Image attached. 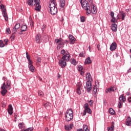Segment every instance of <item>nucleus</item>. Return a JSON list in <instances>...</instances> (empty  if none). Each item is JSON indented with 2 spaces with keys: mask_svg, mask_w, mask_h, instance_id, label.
Instances as JSON below:
<instances>
[{
  "mask_svg": "<svg viewBox=\"0 0 131 131\" xmlns=\"http://www.w3.org/2000/svg\"><path fill=\"white\" fill-rule=\"evenodd\" d=\"M80 3H81V6L82 7L84 10H86V15H90L91 13H93V14H96L97 13V7L95 6L94 5H92L89 6L88 1L83 0H80Z\"/></svg>",
  "mask_w": 131,
  "mask_h": 131,
  "instance_id": "f257e3e1",
  "label": "nucleus"
},
{
  "mask_svg": "<svg viewBox=\"0 0 131 131\" xmlns=\"http://www.w3.org/2000/svg\"><path fill=\"white\" fill-rule=\"evenodd\" d=\"M60 54L62 55L61 60L59 61V65L61 66V68H64L66 67V62L69 61V58L70 57V54L68 51H66L64 50L61 51Z\"/></svg>",
  "mask_w": 131,
  "mask_h": 131,
  "instance_id": "f03ea898",
  "label": "nucleus"
},
{
  "mask_svg": "<svg viewBox=\"0 0 131 131\" xmlns=\"http://www.w3.org/2000/svg\"><path fill=\"white\" fill-rule=\"evenodd\" d=\"M28 5L29 6H35V5H36L35 8V11H37V12H40V9H41L40 0H28Z\"/></svg>",
  "mask_w": 131,
  "mask_h": 131,
  "instance_id": "7ed1b4c3",
  "label": "nucleus"
},
{
  "mask_svg": "<svg viewBox=\"0 0 131 131\" xmlns=\"http://www.w3.org/2000/svg\"><path fill=\"white\" fill-rule=\"evenodd\" d=\"M49 5L51 14L52 15H56L58 12V9L57 8V3L56 0H50Z\"/></svg>",
  "mask_w": 131,
  "mask_h": 131,
  "instance_id": "20e7f679",
  "label": "nucleus"
},
{
  "mask_svg": "<svg viewBox=\"0 0 131 131\" xmlns=\"http://www.w3.org/2000/svg\"><path fill=\"white\" fill-rule=\"evenodd\" d=\"M65 117L67 121H70L73 119V111H72V109L70 108L67 111Z\"/></svg>",
  "mask_w": 131,
  "mask_h": 131,
  "instance_id": "39448f33",
  "label": "nucleus"
},
{
  "mask_svg": "<svg viewBox=\"0 0 131 131\" xmlns=\"http://www.w3.org/2000/svg\"><path fill=\"white\" fill-rule=\"evenodd\" d=\"M0 9L2 10V14L5 21L9 20V16L7 13V9H6V6L3 4L0 5Z\"/></svg>",
  "mask_w": 131,
  "mask_h": 131,
  "instance_id": "423d86ee",
  "label": "nucleus"
},
{
  "mask_svg": "<svg viewBox=\"0 0 131 131\" xmlns=\"http://www.w3.org/2000/svg\"><path fill=\"white\" fill-rule=\"evenodd\" d=\"M6 89H8V90H11V81L7 80L6 82L3 83L2 86H1V90H6Z\"/></svg>",
  "mask_w": 131,
  "mask_h": 131,
  "instance_id": "0eeeda50",
  "label": "nucleus"
},
{
  "mask_svg": "<svg viewBox=\"0 0 131 131\" xmlns=\"http://www.w3.org/2000/svg\"><path fill=\"white\" fill-rule=\"evenodd\" d=\"M55 41L57 45V49L63 48L64 46V42H63V39H62V38L56 39Z\"/></svg>",
  "mask_w": 131,
  "mask_h": 131,
  "instance_id": "6e6552de",
  "label": "nucleus"
},
{
  "mask_svg": "<svg viewBox=\"0 0 131 131\" xmlns=\"http://www.w3.org/2000/svg\"><path fill=\"white\" fill-rule=\"evenodd\" d=\"M86 90L88 93L91 92V90H92L93 88V85H92V82L90 80L88 81L86 83Z\"/></svg>",
  "mask_w": 131,
  "mask_h": 131,
  "instance_id": "1a4fd4ad",
  "label": "nucleus"
},
{
  "mask_svg": "<svg viewBox=\"0 0 131 131\" xmlns=\"http://www.w3.org/2000/svg\"><path fill=\"white\" fill-rule=\"evenodd\" d=\"M81 83H78L77 84V90L76 93L78 95H81Z\"/></svg>",
  "mask_w": 131,
  "mask_h": 131,
  "instance_id": "9d476101",
  "label": "nucleus"
},
{
  "mask_svg": "<svg viewBox=\"0 0 131 131\" xmlns=\"http://www.w3.org/2000/svg\"><path fill=\"white\" fill-rule=\"evenodd\" d=\"M126 14L125 13L121 12L120 14H118L117 16V20H120V19H122V20H124V18H125Z\"/></svg>",
  "mask_w": 131,
  "mask_h": 131,
  "instance_id": "9b49d317",
  "label": "nucleus"
},
{
  "mask_svg": "<svg viewBox=\"0 0 131 131\" xmlns=\"http://www.w3.org/2000/svg\"><path fill=\"white\" fill-rule=\"evenodd\" d=\"M83 107L85 111H86L87 113H89V114H92V110L90 109V107H89V104L85 103Z\"/></svg>",
  "mask_w": 131,
  "mask_h": 131,
  "instance_id": "f8f14e48",
  "label": "nucleus"
},
{
  "mask_svg": "<svg viewBox=\"0 0 131 131\" xmlns=\"http://www.w3.org/2000/svg\"><path fill=\"white\" fill-rule=\"evenodd\" d=\"M117 48V43L115 42H113L110 46V50L112 51H115Z\"/></svg>",
  "mask_w": 131,
  "mask_h": 131,
  "instance_id": "ddd939ff",
  "label": "nucleus"
},
{
  "mask_svg": "<svg viewBox=\"0 0 131 131\" xmlns=\"http://www.w3.org/2000/svg\"><path fill=\"white\" fill-rule=\"evenodd\" d=\"M20 28V24H16L12 30V33H16L17 30Z\"/></svg>",
  "mask_w": 131,
  "mask_h": 131,
  "instance_id": "4468645a",
  "label": "nucleus"
},
{
  "mask_svg": "<svg viewBox=\"0 0 131 131\" xmlns=\"http://www.w3.org/2000/svg\"><path fill=\"white\" fill-rule=\"evenodd\" d=\"M69 38L70 40V43H71V45L74 43L75 41V38H74V37H73L72 35H70L69 36Z\"/></svg>",
  "mask_w": 131,
  "mask_h": 131,
  "instance_id": "2eb2a0df",
  "label": "nucleus"
},
{
  "mask_svg": "<svg viewBox=\"0 0 131 131\" xmlns=\"http://www.w3.org/2000/svg\"><path fill=\"white\" fill-rule=\"evenodd\" d=\"M27 30V26L25 25H23L21 27V31L19 33V34H23L22 32L26 31Z\"/></svg>",
  "mask_w": 131,
  "mask_h": 131,
  "instance_id": "dca6fc26",
  "label": "nucleus"
},
{
  "mask_svg": "<svg viewBox=\"0 0 131 131\" xmlns=\"http://www.w3.org/2000/svg\"><path fill=\"white\" fill-rule=\"evenodd\" d=\"M112 30L114 32L117 30V25L115 24V22H113V24L112 25Z\"/></svg>",
  "mask_w": 131,
  "mask_h": 131,
  "instance_id": "f3484780",
  "label": "nucleus"
},
{
  "mask_svg": "<svg viewBox=\"0 0 131 131\" xmlns=\"http://www.w3.org/2000/svg\"><path fill=\"white\" fill-rule=\"evenodd\" d=\"M8 112L10 115L13 114V106H12V105L11 104L8 106Z\"/></svg>",
  "mask_w": 131,
  "mask_h": 131,
  "instance_id": "a211bd4d",
  "label": "nucleus"
},
{
  "mask_svg": "<svg viewBox=\"0 0 131 131\" xmlns=\"http://www.w3.org/2000/svg\"><path fill=\"white\" fill-rule=\"evenodd\" d=\"M72 127H73V125L72 124L67 125L64 126L66 130H70V129H72Z\"/></svg>",
  "mask_w": 131,
  "mask_h": 131,
  "instance_id": "6ab92c4d",
  "label": "nucleus"
},
{
  "mask_svg": "<svg viewBox=\"0 0 131 131\" xmlns=\"http://www.w3.org/2000/svg\"><path fill=\"white\" fill-rule=\"evenodd\" d=\"M126 124L128 126H130V125H131V119H130V117H127V118L126 119Z\"/></svg>",
  "mask_w": 131,
  "mask_h": 131,
  "instance_id": "aec40b11",
  "label": "nucleus"
},
{
  "mask_svg": "<svg viewBox=\"0 0 131 131\" xmlns=\"http://www.w3.org/2000/svg\"><path fill=\"white\" fill-rule=\"evenodd\" d=\"M59 6L60 8L65 7V0H59Z\"/></svg>",
  "mask_w": 131,
  "mask_h": 131,
  "instance_id": "412c9836",
  "label": "nucleus"
},
{
  "mask_svg": "<svg viewBox=\"0 0 131 131\" xmlns=\"http://www.w3.org/2000/svg\"><path fill=\"white\" fill-rule=\"evenodd\" d=\"M111 16L112 17V22H117L116 18L114 17V12L113 11L111 12Z\"/></svg>",
  "mask_w": 131,
  "mask_h": 131,
  "instance_id": "4be33fe9",
  "label": "nucleus"
},
{
  "mask_svg": "<svg viewBox=\"0 0 131 131\" xmlns=\"http://www.w3.org/2000/svg\"><path fill=\"white\" fill-rule=\"evenodd\" d=\"M119 101L120 102H123V103H124L125 102V97H124V96L123 95H121L119 97Z\"/></svg>",
  "mask_w": 131,
  "mask_h": 131,
  "instance_id": "5701e85b",
  "label": "nucleus"
},
{
  "mask_svg": "<svg viewBox=\"0 0 131 131\" xmlns=\"http://www.w3.org/2000/svg\"><path fill=\"white\" fill-rule=\"evenodd\" d=\"M43 106L46 109H50L51 108V103L50 102H47L44 104Z\"/></svg>",
  "mask_w": 131,
  "mask_h": 131,
  "instance_id": "b1692460",
  "label": "nucleus"
},
{
  "mask_svg": "<svg viewBox=\"0 0 131 131\" xmlns=\"http://www.w3.org/2000/svg\"><path fill=\"white\" fill-rule=\"evenodd\" d=\"M35 40L37 43H39V42H40V36L39 35H37L36 36Z\"/></svg>",
  "mask_w": 131,
  "mask_h": 131,
  "instance_id": "393cba45",
  "label": "nucleus"
},
{
  "mask_svg": "<svg viewBox=\"0 0 131 131\" xmlns=\"http://www.w3.org/2000/svg\"><path fill=\"white\" fill-rule=\"evenodd\" d=\"M92 63V60H91V57H88L85 60V64H91Z\"/></svg>",
  "mask_w": 131,
  "mask_h": 131,
  "instance_id": "a878e982",
  "label": "nucleus"
},
{
  "mask_svg": "<svg viewBox=\"0 0 131 131\" xmlns=\"http://www.w3.org/2000/svg\"><path fill=\"white\" fill-rule=\"evenodd\" d=\"M18 127L19 128L22 129V128H24V127H25V124L24 122L19 123L18 124Z\"/></svg>",
  "mask_w": 131,
  "mask_h": 131,
  "instance_id": "bb28decb",
  "label": "nucleus"
},
{
  "mask_svg": "<svg viewBox=\"0 0 131 131\" xmlns=\"http://www.w3.org/2000/svg\"><path fill=\"white\" fill-rule=\"evenodd\" d=\"M113 91H114V90L112 89V86H111V88H109L105 90V93L108 94V93H111L112 92H113Z\"/></svg>",
  "mask_w": 131,
  "mask_h": 131,
  "instance_id": "cd10ccee",
  "label": "nucleus"
},
{
  "mask_svg": "<svg viewBox=\"0 0 131 131\" xmlns=\"http://www.w3.org/2000/svg\"><path fill=\"white\" fill-rule=\"evenodd\" d=\"M29 70L31 72H34V70H35V68L33 65L29 66Z\"/></svg>",
  "mask_w": 131,
  "mask_h": 131,
  "instance_id": "c85d7f7f",
  "label": "nucleus"
},
{
  "mask_svg": "<svg viewBox=\"0 0 131 131\" xmlns=\"http://www.w3.org/2000/svg\"><path fill=\"white\" fill-rule=\"evenodd\" d=\"M8 93V91L6 89H2V91H1V94L2 96H6V94Z\"/></svg>",
  "mask_w": 131,
  "mask_h": 131,
  "instance_id": "c756f323",
  "label": "nucleus"
},
{
  "mask_svg": "<svg viewBox=\"0 0 131 131\" xmlns=\"http://www.w3.org/2000/svg\"><path fill=\"white\" fill-rule=\"evenodd\" d=\"M109 113L110 114H111L112 115H114L115 114V111L113 110V108H111L109 110Z\"/></svg>",
  "mask_w": 131,
  "mask_h": 131,
  "instance_id": "7c9ffc66",
  "label": "nucleus"
},
{
  "mask_svg": "<svg viewBox=\"0 0 131 131\" xmlns=\"http://www.w3.org/2000/svg\"><path fill=\"white\" fill-rule=\"evenodd\" d=\"M70 62L73 65H77V62H76V60H75V59H72L70 60Z\"/></svg>",
  "mask_w": 131,
  "mask_h": 131,
  "instance_id": "2f4dec72",
  "label": "nucleus"
},
{
  "mask_svg": "<svg viewBox=\"0 0 131 131\" xmlns=\"http://www.w3.org/2000/svg\"><path fill=\"white\" fill-rule=\"evenodd\" d=\"M97 92H98V89H97V86H94V87L93 88V94L96 95L97 94Z\"/></svg>",
  "mask_w": 131,
  "mask_h": 131,
  "instance_id": "473e14b6",
  "label": "nucleus"
},
{
  "mask_svg": "<svg viewBox=\"0 0 131 131\" xmlns=\"http://www.w3.org/2000/svg\"><path fill=\"white\" fill-rule=\"evenodd\" d=\"M38 96H39V97H40V98H42V97L44 95L43 92H42V91H38Z\"/></svg>",
  "mask_w": 131,
  "mask_h": 131,
  "instance_id": "72a5a7b5",
  "label": "nucleus"
},
{
  "mask_svg": "<svg viewBox=\"0 0 131 131\" xmlns=\"http://www.w3.org/2000/svg\"><path fill=\"white\" fill-rule=\"evenodd\" d=\"M34 24V23H33V20H32V19H31V18H30V25L32 28V27H33Z\"/></svg>",
  "mask_w": 131,
  "mask_h": 131,
  "instance_id": "f704fd0d",
  "label": "nucleus"
},
{
  "mask_svg": "<svg viewBox=\"0 0 131 131\" xmlns=\"http://www.w3.org/2000/svg\"><path fill=\"white\" fill-rule=\"evenodd\" d=\"M40 63H41V58H40V57H38L37 59V64H38V65H39Z\"/></svg>",
  "mask_w": 131,
  "mask_h": 131,
  "instance_id": "c9c22d12",
  "label": "nucleus"
},
{
  "mask_svg": "<svg viewBox=\"0 0 131 131\" xmlns=\"http://www.w3.org/2000/svg\"><path fill=\"white\" fill-rule=\"evenodd\" d=\"M23 131H32L33 130V128L32 127H29L25 130H21Z\"/></svg>",
  "mask_w": 131,
  "mask_h": 131,
  "instance_id": "e433bc0d",
  "label": "nucleus"
},
{
  "mask_svg": "<svg viewBox=\"0 0 131 131\" xmlns=\"http://www.w3.org/2000/svg\"><path fill=\"white\" fill-rule=\"evenodd\" d=\"M4 47H5V44L4 43V42L2 40H0V47L4 48Z\"/></svg>",
  "mask_w": 131,
  "mask_h": 131,
  "instance_id": "4c0bfd02",
  "label": "nucleus"
},
{
  "mask_svg": "<svg viewBox=\"0 0 131 131\" xmlns=\"http://www.w3.org/2000/svg\"><path fill=\"white\" fill-rule=\"evenodd\" d=\"M11 38L12 41L15 39V33H12V34L11 35Z\"/></svg>",
  "mask_w": 131,
  "mask_h": 131,
  "instance_id": "58836bf2",
  "label": "nucleus"
},
{
  "mask_svg": "<svg viewBox=\"0 0 131 131\" xmlns=\"http://www.w3.org/2000/svg\"><path fill=\"white\" fill-rule=\"evenodd\" d=\"M81 22H84L85 21V17L84 16H82L80 17Z\"/></svg>",
  "mask_w": 131,
  "mask_h": 131,
  "instance_id": "ea45409f",
  "label": "nucleus"
},
{
  "mask_svg": "<svg viewBox=\"0 0 131 131\" xmlns=\"http://www.w3.org/2000/svg\"><path fill=\"white\" fill-rule=\"evenodd\" d=\"M118 107L119 108H121V107H122V102H121V101L119 102Z\"/></svg>",
  "mask_w": 131,
  "mask_h": 131,
  "instance_id": "a19ab883",
  "label": "nucleus"
},
{
  "mask_svg": "<svg viewBox=\"0 0 131 131\" xmlns=\"http://www.w3.org/2000/svg\"><path fill=\"white\" fill-rule=\"evenodd\" d=\"M112 89L114 90L113 92H116V91H117V87L115 86H112Z\"/></svg>",
  "mask_w": 131,
  "mask_h": 131,
  "instance_id": "79ce46f5",
  "label": "nucleus"
},
{
  "mask_svg": "<svg viewBox=\"0 0 131 131\" xmlns=\"http://www.w3.org/2000/svg\"><path fill=\"white\" fill-rule=\"evenodd\" d=\"M27 59L28 60H30V55L28 54V52H26Z\"/></svg>",
  "mask_w": 131,
  "mask_h": 131,
  "instance_id": "37998d69",
  "label": "nucleus"
},
{
  "mask_svg": "<svg viewBox=\"0 0 131 131\" xmlns=\"http://www.w3.org/2000/svg\"><path fill=\"white\" fill-rule=\"evenodd\" d=\"M86 78H88V79H90V78H91V74H90V73L86 74Z\"/></svg>",
  "mask_w": 131,
  "mask_h": 131,
  "instance_id": "c03bdc74",
  "label": "nucleus"
},
{
  "mask_svg": "<svg viewBox=\"0 0 131 131\" xmlns=\"http://www.w3.org/2000/svg\"><path fill=\"white\" fill-rule=\"evenodd\" d=\"M6 102H2V106L3 108H5V107H6Z\"/></svg>",
  "mask_w": 131,
  "mask_h": 131,
  "instance_id": "a18cd8bd",
  "label": "nucleus"
},
{
  "mask_svg": "<svg viewBox=\"0 0 131 131\" xmlns=\"http://www.w3.org/2000/svg\"><path fill=\"white\" fill-rule=\"evenodd\" d=\"M90 106H93V104H94V101L93 100H90L89 102Z\"/></svg>",
  "mask_w": 131,
  "mask_h": 131,
  "instance_id": "49530a36",
  "label": "nucleus"
},
{
  "mask_svg": "<svg viewBox=\"0 0 131 131\" xmlns=\"http://www.w3.org/2000/svg\"><path fill=\"white\" fill-rule=\"evenodd\" d=\"M6 32L7 33H8V34H10L11 33V30H10V28H7L6 29Z\"/></svg>",
  "mask_w": 131,
  "mask_h": 131,
  "instance_id": "de8ad7c7",
  "label": "nucleus"
},
{
  "mask_svg": "<svg viewBox=\"0 0 131 131\" xmlns=\"http://www.w3.org/2000/svg\"><path fill=\"white\" fill-rule=\"evenodd\" d=\"M78 70L79 71H82V70H83V68H82V67L80 66L78 67Z\"/></svg>",
  "mask_w": 131,
  "mask_h": 131,
  "instance_id": "09e8293b",
  "label": "nucleus"
},
{
  "mask_svg": "<svg viewBox=\"0 0 131 131\" xmlns=\"http://www.w3.org/2000/svg\"><path fill=\"white\" fill-rule=\"evenodd\" d=\"M80 57H82L83 58H84V54L83 52H81L79 54Z\"/></svg>",
  "mask_w": 131,
  "mask_h": 131,
  "instance_id": "8fccbe9b",
  "label": "nucleus"
},
{
  "mask_svg": "<svg viewBox=\"0 0 131 131\" xmlns=\"http://www.w3.org/2000/svg\"><path fill=\"white\" fill-rule=\"evenodd\" d=\"M29 62V66H30V65H32L31 64H32V60H31V59H29L28 60Z\"/></svg>",
  "mask_w": 131,
  "mask_h": 131,
  "instance_id": "3c124183",
  "label": "nucleus"
},
{
  "mask_svg": "<svg viewBox=\"0 0 131 131\" xmlns=\"http://www.w3.org/2000/svg\"><path fill=\"white\" fill-rule=\"evenodd\" d=\"M83 127L84 131L89 129L86 125H83Z\"/></svg>",
  "mask_w": 131,
  "mask_h": 131,
  "instance_id": "603ef678",
  "label": "nucleus"
},
{
  "mask_svg": "<svg viewBox=\"0 0 131 131\" xmlns=\"http://www.w3.org/2000/svg\"><path fill=\"white\" fill-rule=\"evenodd\" d=\"M4 41L5 42V45H8V42H9V39H4Z\"/></svg>",
  "mask_w": 131,
  "mask_h": 131,
  "instance_id": "864d4df0",
  "label": "nucleus"
},
{
  "mask_svg": "<svg viewBox=\"0 0 131 131\" xmlns=\"http://www.w3.org/2000/svg\"><path fill=\"white\" fill-rule=\"evenodd\" d=\"M89 2V4H90L91 6H92V5H94L93 4V0H88Z\"/></svg>",
  "mask_w": 131,
  "mask_h": 131,
  "instance_id": "5fc2aeb1",
  "label": "nucleus"
},
{
  "mask_svg": "<svg viewBox=\"0 0 131 131\" xmlns=\"http://www.w3.org/2000/svg\"><path fill=\"white\" fill-rule=\"evenodd\" d=\"M107 131H114L112 128H109V127H107Z\"/></svg>",
  "mask_w": 131,
  "mask_h": 131,
  "instance_id": "6e6d98bb",
  "label": "nucleus"
},
{
  "mask_svg": "<svg viewBox=\"0 0 131 131\" xmlns=\"http://www.w3.org/2000/svg\"><path fill=\"white\" fill-rule=\"evenodd\" d=\"M97 48L98 51H101V48L100 47V45H97Z\"/></svg>",
  "mask_w": 131,
  "mask_h": 131,
  "instance_id": "4d7b16f0",
  "label": "nucleus"
},
{
  "mask_svg": "<svg viewBox=\"0 0 131 131\" xmlns=\"http://www.w3.org/2000/svg\"><path fill=\"white\" fill-rule=\"evenodd\" d=\"M86 112H86V111H85V110H84L83 111V116H84L85 115H86Z\"/></svg>",
  "mask_w": 131,
  "mask_h": 131,
  "instance_id": "13d9d810",
  "label": "nucleus"
},
{
  "mask_svg": "<svg viewBox=\"0 0 131 131\" xmlns=\"http://www.w3.org/2000/svg\"><path fill=\"white\" fill-rule=\"evenodd\" d=\"M110 128H112V129L114 130V125H112L111 127H108Z\"/></svg>",
  "mask_w": 131,
  "mask_h": 131,
  "instance_id": "bf43d9fd",
  "label": "nucleus"
},
{
  "mask_svg": "<svg viewBox=\"0 0 131 131\" xmlns=\"http://www.w3.org/2000/svg\"><path fill=\"white\" fill-rule=\"evenodd\" d=\"M60 21H61V22H64V17H61V19H60Z\"/></svg>",
  "mask_w": 131,
  "mask_h": 131,
  "instance_id": "052dcab7",
  "label": "nucleus"
},
{
  "mask_svg": "<svg viewBox=\"0 0 131 131\" xmlns=\"http://www.w3.org/2000/svg\"><path fill=\"white\" fill-rule=\"evenodd\" d=\"M128 101L129 103H131V97H130L128 99Z\"/></svg>",
  "mask_w": 131,
  "mask_h": 131,
  "instance_id": "680f3d73",
  "label": "nucleus"
},
{
  "mask_svg": "<svg viewBox=\"0 0 131 131\" xmlns=\"http://www.w3.org/2000/svg\"><path fill=\"white\" fill-rule=\"evenodd\" d=\"M38 78L40 81H41L42 80V79L41 78H40V77H39V76L38 77Z\"/></svg>",
  "mask_w": 131,
  "mask_h": 131,
  "instance_id": "e2e57ef3",
  "label": "nucleus"
},
{
  "mask_svg": "<svg viewBox=\"0 0 131 131\" xmlns=\"http://www.w3.org/2000/svg\"><path fill=\"white\" fill-rule=\"evenodd\" d=\"M81 75H83V74H84V72H83V71H81Z\"/></svg>",
  "mask_w": 131,
  "mask_h": 131,
  "instance_id": "0e129e2a",
  "label": "nucleus"
},
{
  "mask_svg": "<svg viewBox=\"0 0 131 131\" xmlns=\"http://www.w3.org/2000/svg\"><path fill=\"white\" fill-rule=\"evenodd\" d=\"M50 129L48 128H45V131H49Z\"/></svg>",
  "mask_w": 131,
  "mask_h": 131,
  "instance_id": "69168bd1",
  "label": "nucleus"
},
{
  "mask_svg": "<svg viewBox=\"0 0 131 131\" xmlns=\"http://www.w3.org/2000/svg\"><path fill=\"white\" fill-rule=\"evenodd\" d=\"M0 131H6V130H5L4 129L0 128Z\"/></svg>",
  "mask_w": 131,
  "mask_h": 131,
  "instance_id": "338daca9",
  "label": "nucleus"
},
{
  "mask_svg": "<svg viewBox=\"0 0 131 131\" xmlns=\"http://www.w3.org/2000/svg\"><path fill=\"white\" fill-rule=\"evenodd\" d=\"M77 131H83L82 129H78Z\"/></svg>",
  "mask_w": 131,
  "mask_h": 131,
  "instance_id": "774afa93",
  "label": "nucleus"
}]
</instances>
